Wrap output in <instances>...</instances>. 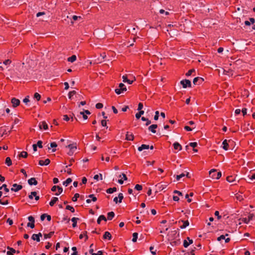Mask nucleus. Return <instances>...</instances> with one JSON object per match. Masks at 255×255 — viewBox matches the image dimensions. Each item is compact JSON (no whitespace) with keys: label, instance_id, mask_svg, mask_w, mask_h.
<instances>
[{"label":"nucleus","instance_id":"obj_1","mask_svg":"<svg viewBox=\"0 0 255 255\" xmlns=\"http://www.w3.org/2000/svg\"><path fill=\"white\" fill-rule=\"evenodd\" d=\"M210 176L213 179H218L221 177V172H217L215 169H212L209 172Z\"/></svg>","mask_w":255,"mask_h":255},{"label":"nucleus","instance_id":"obj_17","mask_svg":"<svg viewBox=\"0 0 255 255\" xmlns=\"http://www.w3.org/2000/svg\"><path fill=\"white\" fill-rule=\"evenodd\" d=\"M157 128V125L153 124L148 127V130L151 131L152 133H155L156 132L155 129Z\"/></svg>","mask_w":255,"mask_h":255},{"label":"nucleus","instance_id":"obj_5","mask_svg":"<svg viewBox=\"0 0 255 255\" xmlns=\"http://www.w3.org/2000/svg\"><path fill=\"white\" fill-rule=\"evenodd\" d=\"M204 80L203 78L197 77L193 79V82L194 85H199L201 84L204 82Z\"/></svg>","mask_w":255,"mask_h":255},{"label":"nucleus","instance_id":"obj_2","mask_svg":"<svg viewBox=\"0 0 255 255\" xmlns=\"http://www.w3.org/2000/svg\"><path fill=\"white\" fill-rule=\"evenodd\" d=\"M119 89H115V93L117 94L118 95L121 94L122 93L124 92V91H127V88L125 86V85L123 83H120L119 84Z\"/></svg>","mask_w":255,"mask_h":255},{"label":"nucleus","instance_id":"obj_50","mask_svg":"<svg viewBox=\"0 0 255 255\" xmlns=\"http://www.w3.org/2000/svg\"><path fill=\"white\" fill-rule=\"evenodd\" d=\"M118 198L119 199V202L121 203L122 202V200L124 198L123 194L121 193H119L118 195Z\"/></svg>","mask_w":255,"mask_h":255},{"label":"nucleus","instance_id":"obj_3","mask_svg":"<svg viewBox=\"0 0 255 255\" xmlns=\"http://www.w3.org/2000/svg\"><path fill=\"white\" fill-rule=\"evenodd\" d=\"M180 84L182 85L183 88H186L187 87L191 88L192 87L191 82L189 80H183L181 81Z\"/></svg>","mask_w":255,"mask_h":255},{"label":"nucleus","instance_id":"obj_55","mask_svg":"<svg viewBox=\"0 0 255 255\" xmlns=\"http://www.w3.org/2000/svg\"><path fill=\"white\" fill-rule=\"evenodd\" d=\"M158 118H159V112L157 111L155 113L154 119V120L157 121L158 119Z\"/></svg>","mask_w":255,"mask_h":255},{"label":"nucleus","instance_id":"obj_10","mask_svg":"<svg viewBox=\"0 0 255 255\" xmlns=\"http://www.w3.org/2000/svg\"><path fill=\"white\" fill-rule=\"evenodd\" d=\"M50 163V160L49 158L46 159L45 160H40L38 164L41 166L47 165Z\"/></svg>","mask_w":255,"mask_h":255},{"label":"nucleus","instance_id":"obj_22","mask_svg":"<svg viewBox=\"0 0 255 255\" xmlns=\"http://www.w3.org/2000/svg\"><path fill=\"white\" fill-rule=\"evenodd\" d=\"M79 219L78 218L73 217L71 219V221L73 222L72 224V227L75 228L77 227V221L79 220Z\"/></svg>","mask_w":255,"mask_h":255},{"label":"nucleus","instance_id":"obj_25","mask_svg":"<svg viewBox=\"0 0 255 255\" xmlns=\"http://www.w3.org/2000/svg\"><path fill=\"white\" fill-rule=\"evenodd\" d=\"M7 196H4L2 199H0V204L3 205H7L9 203L8 200H4L5 197H7Z\"/></svg>","mask_w":255,"mask_h":255},{"label":"nucleus","instance_id":"obj_59","mask_svg":"<svg viewBox=\"0 0 255 255\" xmlns=\"http://www.w3.org/2000/svg\"><path fill=\"white\" fill-rule=\"evenodd\" d=\"M36 145L40 148H42V141L41 140H38Z\"/></svg>","mask_w":255,"mask_h":255},{"label":"nucleus","instance_id":"obj_36","mask_svg":"<svg viewBox=\"0 0 255 255\" xmlns=\"http://www.w3.org/2000/svg\"><path fill=\"white\" fill-rule=\"evenodd\" d=\"M138 237V233H134L132 234V241L134 243L136 242L137 241V239Z\"/></svg>","mask_w":255,"mask_h":255},{"label":"nucleus","instance_id":"obj_9","mask_svg":"<svg viewBox=\"0 0 255 255\" xmlns=\"http://www.w3.org/2000/svg\"><path fill=\"white\" fill-rule=\"evenodd\" d=\"M42 234L41 233H39L37 234H33L31 239L34 241H36L37 242H40V237H42Z\"/></svg>","mask_w":255,"mask_h":255},{"label":"nucleus","instance_id":"obj_35","mask_svg":"<svg viewBox=\"0 0 255 255\" xmlns=\"http://www.w3.org/2000/svg\"><path fill=\"white\" fill-rule=\"evenodd\" d=\"M141 120L142 121L146 122V124H145V125H146V126H148L149 125H150V124H151V121H150V120H149L148 119L145 118V117H141Z\"/></svg>","mask_w":255,"mask_h":255},{"label":"nucleus","instance_id":"obj_18","mask_svg":"<svg viewBox=\"0 0 255 255\" xmlns=\"http://www.w3.org/2000/svg\"><path fill=\"white\" fill-rule=\"evenodd\" d=\"M104 239H108L109 240H111L112 239V235L111 233L108 231L105 232L103 235Z\"/></svg>","mask_w":255,"mask_h":255},{"label":"nucleus","instance_id":"obj_53","mask_svg":"<svg viewBox=\"0 0 255 255\" xmlns=\"http://www.w3.org/2000/svg\"><path fill=\"white\" fill-rule=\"evenodd\" d=\"M72 250L73 251V253L71 255H78V252L77 251V248L76 247H72Z\"/></svg>","mask_w":255,"mask_h":255},{"label":"nucleus","instance_id":"obj_48","mask_svg":"<svg viewBox=\"0 0 255 255\" xmlns=\"http://www.w3.org/2000/svg\"><path fill=\"white\" fill-rule=\"evenodd\" d=\"M134 189L138 191H141L142 189V186L139 184H136L135 186Z\"/></svg>","mask_w":255,"mask_h":255},{"label":"nucleus","instance_id":"obj_14","mask_svg":"<svg viewBox=\"0 0 255 255\" xmlns=\"http://www.w3.org/2000/svg\"><path fill=\"white\" fill-rule=\"evenodd\" d=\"M126 139L128 141H132L134 139V135L131 133H130L129 132H127L126 135Z\"/></svg>","mask_w":255,"mask_h":255},{"label":"nucleus","instance_id":"obj_42","mask_svg":"<svg viewBox=\"0 0 255 255\" xmlns=\"http://www.w3.org/2000/svg\"><path fill=\"white\" fill-rule=\"evenodd\" d=\"M72 179L70 178H68L63 182V184L65 185V186H67L69 184H70L72 182Z\"/></svg>","mask_w":255,"mask_h":255},{"label":"nucleus","instance_id":"obj_13","mask_svg":"<svg viewBox=\"0 0 255 255\" xmlns=\"http://www.w3.org/2000/svg\"><path fill=\"white\" fill-rule=\"evenodd\" d=\"M123 79L124 82H125V83L127 82L129 84H131L134 81H135V77H133V80H129L128 79L127 75H124L123 76Z\"/></svg>","mask_w":255,"mask_h":255},{"label":"nucleus","instance_id":"obj_40","mask_svg":"<svg viewBox=\"0 0 255 255\" xmlns=\"http://www.w3.org/2000/svg\"><path fill=\"white\" fill-rule=\"evenodd\" d=\"M34 98L36 99L37 101H39L41 99V96L39 93H35L34 95Z\"/></svg>","mask_w":255,"mask_h":255},{"label":"nucleus","instance_id":"obj_52","mask_svg":"<svg viewBox=\"0 0 255 255\" xmlns=\"http://www.w3.org/2000/svg\"><path fill=\"white\" fill-rule=\"evenodd\" d=\"M194 128H195V127H193V128H191L188 126H185L184 127V129L186 130V131H191L193 129H194Z\"/></svg>","mask_w":255,"mask_h":255},{"label":"nucleus","instance_id":"obj_41","mask_svg":"<svg viewBox=\"0 0 255 255\" xmlns=\"http://www.w3.org/2000/svg\"><path fill=\"white\" fill-rule=\"evenodd\" d=\"M66 209L70 210L72 213H74L75 212L74 208L70 205H67L66 207Z\"/></svg>","mask_w":255,"mask_h":255},{"label":"nucleus","instance_id":"obj_34","mask_svg":"<svg viewBox=\"0 0 255 255\" xmlns=\"http://www.w3.org/2000/svg\"><path fill=\"white\" fill-rule=\"evenodd\" d=\"M87 232L86 231H85L83 232V234H81L79 236V239H83L84 236L85 237V241L87 240L88 239V236L87 235Z\"/></svg>","mask_w":255,"mask_h":255},{"label":"nucleus","instance_id":"obj_16","mask_svg":"<svg viewBox=\"0 0 255 255\" xmlns=\"http://www.w3.org/2000/svg\"><path fill=\"white\" fill-rule=\"evenodd\" d=\"M180 222L183 223V225L180 226V228L181 229H184L186 228L187 226L189 225V222L188 220L186 221H183V220H180L178 222L179 223H180Z\"/></svg>","mask_w":255,"mask_h":255},{"label":"nucleus","instance_id":"obj_57","mask_svg":"<svg viewBox=\"0 0 255 255\" xmlns=\"http://www.w3.org/2000/svg\"><path fill=\"white\" fill-rule=\"evenodd\" d=\"M154 250V247H152L151 246L149 248V250L151 252V253L152 254V255H155L156 254V250H155L154 251H153Z\"/></svg>","mask_w":255,"mask_h":255},{"label":"nucleus","instance_id":"obj_21","mask_svg":"<svg viewBox=\"0 0 255 255\" xmlns=\"http://www.w3.org/2000/svg\"><path fill=\"white\" fill-rule=\"evenodd\" d=\"M7 248L9 250V251L7 252L6 254L7 255H13V254L16 253V251L14 249L9 247H7Z\"/></svg>","mask_w":255,"mask_h":255},{"label":"nucleus","instance_id":"obj_4","mask_svg":"<svg viewBox=\"0 0 255 255\" xmlns=\"http://www.w3.org/2000/svg\"><path fill=\"white\" fill-rule=\"evenodd\" d=\"M28 219L29 221V223H27V226L30 227L31 229H33L35 227L34 223H35V219L32 216H29L28 217Z\"/></svg>","mask_w":255,"mask_h":255},{"label":"nucleus","instance_id":"obj_24","mask_svg":"<svg viewBox=\"0 0 255 255\" xmlns=\"http://www.w3.org/2000/svg\"><path fill=\"white\" fill-rule=\"evenodd\" d=\"M115 216V213L113 211L110 212L107 215V220H111Z\"/></svg>","mask_w":255,"mask_h":255},{"label":"nucleus","instance_id":"obj_20","mask_svg":"<svg viewBox=\"0 0 255 255\" xmlns=\"http://www.w3.org/2000/svg\"><path fill=\"white\" fill-rule=\"evenodd\" d=\"M173 147L176 150H181L182 149V146L177 142L173 143Z\"/></svg>","mask_w":255,"mask_h":255},{"label":"nucleus","instance_id":"obj_32","mask_svg":"<svg viewBox=\"0 0 255 255\" xmlns=\"http://www.w3.org/2000/svg\"><path fill=\"white\" fill-rule=\"evenodd\" d=\"M28 156V153L26 151H22L19 154V157H23V158H26Z\"/></svg>","mask_w":255,"mask_h":255},{"label":"nucleus","instance_id":"obj_30","mask_svg":"<svg viewBox=\"0 0 255 255\" xmlns=\"http://www.w3.org/2000/svg\"><path fill=\"white\" fill-rule=\"evenodd\" d=\"M54 234V232H53V231L50 232V233L48 234H44V239H46L47 238H51Z\"/></svg>","mask_w":255,"mask_h":255},{"label":"nucleus","instance_id":"obj_39","mask_svg":"<svg viewBox=\"0 0 255 255\" xmlns=\"http://www.w3.org/2000/svg\"><path fill=\"white\" fill-rule=\"evenodd\" d=\"M58 192L56 193L55 194L56 196L60 195L63 191V189L62 187L57 186Z\"/></svg>","mask_w":255,"mask_h":255},{"label":"nucleus","instance_id":"obj_46","mask_svg":"<svg viewBox=\"0 0 255 255\" xmlns=\"http://www.w3.org/2000/svg\"><path fill=\"white\" fill-rule=\"evenodd\" d=\"M185 176V174L182 173L179 175H176V178L177 181H179L182 177H183Z\"/></svg>","mask_w":255,"mask_h":255},{"label":"nucleus","instance_id":"obj_61","mask_svg":"<svg viewBox=\"0 0 255 255\" xmlns=\"http://www.w3.org/2000/svg\"><path fill=\"white\" fill-rule=\"evenodd\" d=\"M143 108V104L142 103H139L138 104V108L137 110L138 111H140Z\"/></svg>","mask_w":255,"mask_h":255},{"label":"nucleus","instance_id":"obj_19","mask_svg":"<svg viewBox=\"0 0 255 255\" xmlns=\"http://www.w3.org/2000/svg\"><path fill=\"white\" fill-rule=\"evenodd\" d=\"M57 146V144L56 143V142H52L50 143V147H48V149H50V148H52V151L55 152L56 151V147Z\"/></svg>","mask_w":255,"mask_h":255},{"label":"nucleus","instance_id":"obj_56","mask_svg":"<svg viewBox=\"0 0 255 255\" xmlns=\"http://www.w3.org/2000/svg\"><path fill=\"white\" fill-rule=\"evenodd\" d=\"M190 245L189 243L187 241V240H184L183 241V246L184 248H187Z\"/></svg>","mask_w":255,"mask_h":255},{"label":"nucleus","instance_id":"obj_64","mask_svg":"<svg viewBox=\"0 0 255 255\" xmlns=\"http://www.w3.org/2000/svg\"><path fill=\"white\" fill-rule=\"evenodd\" d=\"M101 125L103 127H106L107 126V121L106 120H102L101 121Z\"/></svg>","mask_w":255,"mask_h":255},{"label":"nucleus","instance_id":"obj_12","mask_svg":"<svg viewBox=\"0 0 255 255\" xmlns=\"http://www.w3.org/2000/svg\"><path fill=\"white\" fill-rule=\"evenodd\" d=\"M39 127L40 129L43 128L44 130H46L48 128V125L45 121L40 122L39 124Z\"/></svg>","mask_w":255,"mask_h":255},{"label":"nucleus","instance_id":"obj_11","mask_svg":"<svg viewBox=\"0 0 255 255\" xmlns=\"http://www.w3.org/2000/svg\"><path fill=\"white\" fill-rule=\"evenodd\" d=\"M253 214H250L248 217L243 218L242 221L246 224H248L253 219Z\"/></svg>","mask_w":255,"mask_h":255},{"label":"nucleus","instance_id":"obj_15","mask_svg":"<svg viewBox=\"0 0 255 255\" xmlns=\"http://www.w3.org/2000/svg\"><path fill=\"white\" fill-rule=\"evenodd\" d=\"M28 183L30 185H36L38 182L35 178L32 177L28 180Z\"/></svg>","mask_w":255,"mask_h":255},{"label":"nucleus","instance_id":"obj_27","mask_svg":"<svg viewBox=\"0 0 255 255\" xmlns=\"http://www.w3.org/2000/svg\"><path fill=\"white\" fill-rule=\"evenodd\" d=\"M149 148V146L148 145L143 144L140 146L138 147V151H141L143 149H148Z\"/></svg>","mask_w":255,"mask_h":255},{"label":"nucleus","instance_id":"obj_29","mask_svg":"<svg viewBox=\"0 0 255 255\" xmlns=\"http://www.w3.org/2000/svg\"><path fill=\"white\" fill-rule=\"evenodd\" d=\"M76 58H77L76 56L75 55H73L71 57H69L68 58V61L70 62H74V61H75L76 60Z\"/></svg>","mask_w":255,"mask_h":255},{"label":"nucleus","instance_id":"obj_23","mask_svg":"<svg viewBox=\"0 0 255 255\" xmlns=\"http://www.w3.org/2000/svg\"><path fill=\"white\" fill-rule=\"evenodd\" d=\"M102 220H104L105 221H107V219L106 218V217L104 215H100L99 217V218H98V219L97 220V223L98 224H100L101 223V221Z\"/></svg>","mask_w":255,"mask_h":255},{"label":"nucleus","instance_id":"obj_28","mask_svg":"<svg viewBox=\"0 0 255 255\" xmlns=\"http://www.w3.org/2000/svg\"><path fill=\"white\" fill-rule=\"evenodd\" d=\"M58 200L57 197H53L51 199V201L49 202V205L50 206H53L56 203V202Z\"/></svg>","mask_w":255,"mask_h":255},{"label":"nucleus","instance_id":"obj_38","mask_svg":"<svg viewBox=\"0 0 255 255\" xmlns=\"http://www.w3.org/2000/svg\"><path fill=\"white\" fill-rule=\"evenodd\" d=\"M227 180L229 182H232L234 181L235 178L233 176H228L226 178Z\"/></svg>","mask_w":255,"mask_h":255},{"label":"nucleus","instance_id":"obj_8","mask_svg":"<svg viewBox=\"0 0 255 255\" xmlns=\"http://www.w3.org/2000/svg\"><path fill=\"white\" fill-rule=\"evenodd\" d=\"M11 102L14 108L17 107L20 104V101L15 98H12L11 100Z\"/></svg>","mask_w":255,"mask_h":255},{"label":"nucleus","instance_id":"obj_62","mask_svg":"<svg viewBox=\"0 0 255 255\" xmlns=\"http://www.w3.org/2000/svg\"><path fill=\"white\" fill-rule=\"evenodd\" d=\"M215 215L217 217L218 220H220L221 218V216L219 215V212L218 211H215Z\"/></svg>","mask_w":255,"mask_h":255},{"label":"nucleus","instance_id":"obj_51","mask_svg":"<svg viewBox=\"0 0 255 255\" xmlns=\"http://www.w3.org/2000/svg\"><path fill=\"white\" fill-rule=\"evenodd\" d=\"M228 236V234H226V235H221L220 236V237H219L218 238H217V240L218 241H221L222 240H224L225 239V236Z\"/></svg>","mask_w":255,"mask_h":255},{"label":"nucleus","instance_id":"obj_44","mask_svg":"<svg viewBox=\"0 0 255 255\" xmlns=\"http://www.w3.org/2000/svg\"><path fill=\"white\" fill-rule=\"evenodd\" d=\"M195 70L194 69L189 70L186 74V76H189L192 75V73L195 72Z\"/></svg>","mask_w":255,"mask_h":255},{"label":"nucleus","instance_id":"obj_60","mask_svg":"<svg viewBox=\"0 0 255 255\" xmlns=\"http://www.w3.org/2000/svg\"><path fill=\"white\" fill-rule=\"evenodd\" d=\"M11 61L9 59L5 60L4 61H3V64L5 65H9L11 63Z\"/></svg>","mask_w":255,"mask_h":255},{"label":"nucleus","instance_id":"obj_45","mask_svg":"<svg viewBox=\"0 0 255 255\" xmlns=\"http://www.w3.org/2000/svg\"><path fill=\"white\" fill-rule=\"evenodd\" d=\"M2 188H4V190L6 192H9V189L7 188V185L6 184H4L1 187H0V190H1Z\"/></svg>","mask_w":255,"mask_h":255},{"label":"nucleus","instance_id":"obj_33","mask_svg":"<svg viewBox=\"0 0 255 255\" xmlns=\"http://www.w3.org/2000/svg\"><path fill=\"white\" fill-rule=\"evenodd\" d=\"M5 164H7V166H9L12 165V161L9 157H7L5 159Z\"/></svg>","mask_w":255,"mask_h":255},{"label":"nucleus","instance_id":"obj_31","mask_svg":"<svg viewBox=\"0 0 255 255\" xmlns=\"http://www.w3.org/2000/svg\"><path fill=\"white\" fill-rule=\"evenodd\" d=\"M67 147L70 150H73L74 149H77L76 143L70 144L67 146Z\"/></svg>","mask_w":255,"mask_h":255},{"label":"nucleus","instance_id":"obj_37","mask_svg":"<svg viewBox=\"0 0 255 255\" xmlns=\"http://www.w3.org/2000/svg\"><path fill=\"white\" fill-rule=\"evenodd\" d=\"M80 197V195L78 193L75 194L74 196L72 197V200L73 202H76L77 201V199Z\"/></svg>","mask_w":255,"mask_h":255},{"label":"nucleus","instance_id":"obj_54","mask_svg":"<svg viewBox=\"0 0 255 255\" xmlns=\"http://www.w3.org/2000/svg\"><path fill=\"white\" fill-rule=\"evenodd\" d=\"M103 107V104L101 103H98L96 105V108L97 109H102Z\"/></svg>","mask_w":255,"mask_h":255},{"label":"nucleus","instance_id":"obj_47","mask_svg":"<svg viewBox=\"0 0 255 255\" xmlns=\"http://www.w3.org/2000/svg\"><path fill=\"white\" fill-rule=\"evenodd\" d=\"M99 176L100 177V179L101 180H102L103 179V178H102V174L100 173L99 174V175H98V174H96L94 176V179L96 180H99Z\"/></svg>","mask_w":255,"mask_h":255},{"label":"nucleus","instance_id":"obj_7","mask_svg":"<svg viewBox=\"0 0 255 255\" xmlns=\"http://www.w3.org/2000/svg\"><path fill=\"white\" fill-rule=\"evenodd\" d=\"M228 142L229 143H230L231 142H233V141L231 140H228ZM222 144H223V148L225 150H228L229 148V143L228 142V140L227 139H225L223 143H222Z\"/></svg>","mask_w":255,"mask_h":255},{"label":"nucleus","instance_id":"obj_43","mask_svg":"<svg viewBox=\"0 0 255 255\" xmlns=\"http://www.w3.org/2000/svg\"><path fill=\"white\" fill-rule=\"evenodd\" d=\"M76 94V92L74 90L70 91L68 93V97L69 99H71L72 97Z\"/></svg>","mask_w":255,"mask_h":255},{"label":"nucleus","instance_id":"obj_6","mask_svg":"<svg viewBox=\"0 0 255 255\" xmlns=\"http://www.w3.org/2000/svg\"><path fill=\"white\" fill-rule=\"evenodd\" d=\"M22 188L21 185H18L16 183H14L12 185V187L11 188V190L14 192H17Z\"/></svg>","mask_w":255,"mask_h":255},{"label":"nucleus","instance_id":"obj_26","mask_svg":"<svg viewBox=\"0 0 255 255\" xmlns=\"http://www.w3.org/2000/svg\"><path fill=\"white\" fill-rule=\"evenodd\" d=\"M117 190V188L116 187L113 188H110L106 190V192L109 194H112L115 192H116Z\"/></svg>","mask_w":255,"mask_h":255},{"label":"nucleus","instance_id":"obj_63","mask_svg":"<svg viewBox=\"0 0 255 255\" xmlns=\"http://www.w3.org/2000/svg\"><path fill=\"white\" fill-rule=\"evenodd\" d=\"M174 194H177L179 196H183V194L181 192L178 190H174L173 191Z\"/></svg>","mask_w":255,"mask_h":255},{"label":"nucleus","instance_id":"obj_58","mask_svg":"<svg viewBox=\"0 0 255 255\" xmlns=\"http://www.w3.org/2000/svg\"><path fill=\"white\" fill-rule=\"evenodd\" d=\"M189 145L194 148L195 147L197 146V143L196 142H190L189 143Z\"/></svg>","mask_w":255,"mask_h":255},{"label":"nucleus","instance_id":"obj_49","mask_svg":"<svg viewBox=\"0 0 255 255\" xmlns=\"http://www.w3.org/2000/svg\"><path fill=\"white\" fill-rule=\"evenodd\" d=\"M37 194V192L35 191H32L31 192L30 194L29 195L28 197L30 199H32L33 197Z\"/></svg>","mask_w":255,"mask_h":255}]
</instances>
